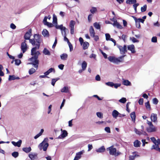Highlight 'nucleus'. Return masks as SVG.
<instances>
[{"label": "nucleus", "mask_w": 160, "mask_h": 160, "mask_svg": "<svg viewBox=\"0 0 160 160\" xmlns=\"http://www.w3.org/2000/svg\"><path fill=\"white\" fill-rule=\"evenodd\" d=\"M154 143V145L152 146L151 149H154L158 151H160V140L158 139Z\"/></svg>", "instance_id": "nucleus-7"}, {"label": "nucleus", "mask_w": 160, "mask_h": 160, "mask_svg": "<svg viewBox=\"0 0 160 160\" xmlns=\"http://www.w3.org/2000/svg\"><path fill=\"white\" fill-rule=\"evenodd\" d=\"M19 79V78L18 77H16L14 76H11V80L18 79Z\"/></svg>", "instance_id": "nucleus-61"}, {"label": "nucleus", "mask_w": 160, "mask_h": 160, "mask_svg": "<svg viewBox=\"0 0 160 160\" xmlns=\"http://www.w3.org/2000/svg\"><path fill=\"white\" fill-rule=\"evenodd\" d=\"M121 85L120 83H114L113 86L115 88H117L118 87H120Z\"/></svg>", "instance_id": "nucleus-58"}, {"label": "nucleus", "mask_w": 160, "mask_h": 160, "mask_svg": "<svg viewBox=\"0 0 160 160\" xmlns=\"http://www.w3.org/2000/svg\"><path fill=\"white\" fill-rule=\"evenodd\" d=\"M143 102V99L141 98L139 99L138 101V103L140 105H142Z\"/></svg>", "instance_id": "nucleus-62"}, {"label": "nucleus", "mask_w": 160, "mask_h": 160, "mask_svg": "<svg viewBox=\"0 0 160 160\" xmlns=\"http://www.w3.org/2000/svg\"><path fill=\"white\" fill-rule=\"evenodd\" d=\"M68 44L69 48L70 51L71 52L73 50V46L70 42H69Z\"/></svg>", "instance_id": "nucleus-60"}, {"label": "nucleus", "mask_w": 160, "mask_h": 160, "mask_svg": "<svg viewBox=\"0 0 160 160\" xmlns=\"http://www.w3.org/2000/svg\"><path fill=\"white\" fill-rule=\"evenodd\" d=\"M48 138H45L43 141L38 145V148L40 150H43L44 151L47 150L49 145L48 142Z\"/></svg>", "instance_id": "nucleus-3"}, {"label": "nucleus", "mask_w": 160, "mask_h": 160, "mask_svg": "<svg viewBox=\"0 0 160 160\" xmlns=\"http://www.w3.org/2000/svg\"><path fill=\"white\" fill-rule=\"evenodd\" d=\"M107 85L111 87H113L114 85V83L112 82H109L105 83Z\"/></svg>", "instance_id": "nucleus-47"}, {"label": "nucleus", "mask_w": 160, "mask_h": 160, "mask_svg": "<svg viewBox=\"0 0 160 160\" xmlns=\"http://www.w3.org/2000/svg\"><path fill=\"white\" fill-rule=\"evenodd\" d=\"M117 46L119 49L120 53L121 54H124L127 52V46L126 45H124L123 46H122L117 45Z\"/></svg>", "instance_id": "nucleus-8"}, {"label": "nucleus", "mask_w": 160, "mask_h": 160, "mask_svg": "<svg viewBox=\"0 0 160 160\" xmlns=\"http://www.w3.org/2000/svg\"><path fill=\"white\" fill-rule=\"evenodd\" d=\"M139 5V3H134L133 5V8H134L135 10V12L136 13L137 12V8Z\"/></svg>", "instance_id": "nucleus-49"}, {"label": "nucleus", "mask_w": 160, "mask_h": 160, "mask_svg": "<svg viewBox=\"0 0 160 160\" xmlns=\"http://www.w3.org/2000/svg\"><path fill=\"white\" fill-rule=\"evenodd\" d=\"M84 152V150H82L80 152L76 153V157H77L78 159H80L81 157V155Z\"/></svg>", "instance_id": "nucleus-33"}, {"label": "nucleus", "mask_w": 160, "mask_h": 160, "mask_svg": "<svg viewBox=\"0 0 160 160\" xmlns=\"http://www.w3.org/2000/svg\"><path fill=\"white\" fill-rule=\"evenodd\" d=\"M127 101V99L125 98H122L121 99L119 100V102L122 103H124Z\"/></svg>", "instance_id": "nucleus-46"}, {"label": "nucleus", "mask_w": 160, "mask_h": 160, "mask_svg": "<svg viewBox=\"0 0 160 160\" xmlns=\"http://www.w3.org/2000/svg\"><path fill=\"white\" fill-rule=\"evenodd\" d=\"M53 24L55 25L57 24V18L56 16L54 14H53Z\"/></svg>", "instance_id": "nucleus-31"}, {"label": "nucleus", "mask_w": 160, "mask_h": 160, "mask_svg": "<svg viewBox=\"0 0 160 160\" xmlns=\"http://www.w3.org/2000/svg\"><path fill=\"white\" fill-rule=\"evenodd\" d=\"M11 59H12L13 60L12 61V63H13L15 62V64L16 65L18 66L21 63V60L18 59H16L15 60V58L11 56Z\"/></svg>", "instance_id": "nucleus-13"}, {"label": "nucleus", "mask_w": 160, "mask_h": 160, "mask_svg": "<svg viewBox=\"0 0 160 160\" xmlns=\"http://www.w3.org/2000/svg\"><path fill=\"white\" fill-rule=\"evenodd\" d=\"M53 71L55 72V70L54 68H50L48 71L44 73V74L45 75H48L50 73Z\"/></svg>", "instance_id": "nucleus-32"}, {"label": "nucleus", "mask_w": 160, "mask_h": 160, "mask_svg": "<svg viewBox=\"0 0 160 160\" xmlns=\"http://www.w3.org/2000/svg\"><path fill=\"white\" fill-rule=\"evenodd\" d=\"M81 66L82 68L83 69V70H85L87 67V62L85 61H83L82 64Z\"/></svg>", "instance_id": "nucleus-39"}, {"label": "nucleus", "mask_w": 160, "mask_h": 160, "mask_svg": "<svg viewBox=\"0 0 160 160\" xmlns=\"http://www.w3.org/2000/svg\"><path fill=\"white\" fill-rule=\"evenodd\" d=\"M12 143L15 147H20L22 143V141L21 140H19L18 142H16L14 141H12Z\"/></svg>", "instance_id": "nucleus-15"}, {"label": "nucleus", "mask_w": 160, "mask_h": 160, "mask_svg": "<svg viewBox=\"0 0 160 160\" xmlns=\"http://www.w3.org/2000/svg\"><path fill=\"white\" fill-rule=\"evenodd\" d=\"M60 57L61 59L66 60L68 58V55L66 53H63L60 55Z\"/></svg>", "instance_id": "nucleus-35"}, {"label": "nucleus", "mask_w": 160, "mask_h": 160, "mask_svg": "<svg viewBox=\"0 0 160 160\" xmlns=\"http://www.w3.org/2000/svg\"><path fill=\"white\" fill-rule=\"evenodd\" d=\"M158 99L156 98H155L153 99V103L155 104H157L158 103Z\"/></svg>", "instance_id": "nucleus-59"}, {"label": "nucleus", "mask_w": 160, "mask_h": 160, "mask_svg": "<svg viewBox=\"0 0 160 160\" xmlns=\"http://www.w3.org/2000/svg\"><path fill=\"white\" fill-rule=\"evenodd\" d=\"M97 11V8L96 7H92L90 10V12L92 14H94Z\"/></svg>", "instance_id": "nucleus-40"}, {"label": "nucleus", "mask_w": 160, "mask_h": 160, "mask_svg": "<svg viewBox=\"0 0 160 160\" xmlns=\"http://www.w3.org/2000/svg\"><path fill=\"white\" fill-rule=\"evenodd\" d=\"M58 80V79L55 78V79H52V80L51 84L53 86H54L56 82Z\"/></svg>", "instance_id": "nucleus-53"}, {"label": "nucleus", "mask_w": 160, "mask_h": 160, "mask_svg": "<svg viewBox=\"0 0 160 160\" xmlns=\"http://www.w3.org/2000/svg\"><path fill=\"white\" fill-rule=\"evenodd\" d=\"M133 18L134 19L135 21H137L138 22H141L142 23H143L144 22V20L142 19V18H138L137 19L134 16H132Z\"/></svg>", "instance_id": "nucleus-38"}, {"label": "nucleus", "mask_w": 160, "mask_h": 160, "mask_svg": "<svg viewBox=\"0 0 160 160\" xmlns=\"http://www.w3.org/2000/svg\"><path fill=\"white\" fill-rule=\"evenodd\" d=\"M36 72V70L33 68H32L31 69H30L29 71V74L31 75L34 72Z\"/></svg>", "instance_id": "nucleus-51"}, {"label": "nucleus", "mask_w": 160, "mask_h": 160, "mask_svg": "<svg viewBox=\"0 0 160 160\" xmlns=\"http://www.w3.org/2000/svg\"><path fill=\"white\" fill-rule=\"evenodd\" d=\"M125 56V55H122L118 58H116L114 56H109L108 58V59L111 62L118 64L123 61V58Z\"/></svg>", "instance_id": "nucleus-2"}, {"label": "nucleus", "mask_w": 160, "mask_h": 160, "mask_svg": "<svg viewBox=\"0 0 160 160\" xmlns=\"http://www.w3.org/2000/svg\"><path fill=\"white\" fill-rule=\"evenodd\" d=\"M105 131L108 133H110L111 132L110 128L108 127H107L104 128Z\"/></svg>", "instance_id": "nucleus-54"}, {"label": "nucleus", "mask_w": 160, "mask_h": 160, "mask_svg": "<svg viewBox=\"0 0 160 160\" xmlns=\"http://www.w3.org/2000/svg\"><path fill=\"white\" fill-rule=\"evenodd\" d=\"M107 150L109 151L110 154L117 156L121 154L120 152L117 150L116 148H114L113 146H112L107 148Z\"/></svg>", "instance_id": "nucleus-4"}, {"label": "nucleus", "mask_w": 160, "mask_h": 160, "mask_svg": "<svg viewBox=\"0 0 160 160\" xmlns=\"http://www.w3.org/2000/svg\"><path fill=\"white\" fill-rule=\"evenodd\" d=\"M88 151H89L92 148V144H89L88 145Z\"/></svg>", "instance_id": "nucleus-63"}, {"label": "nucleus", "mask_w": 160, "mask_h": 160, "mask_svg": "<svg viewBox=\"0 0 160 160\" xmlns=\"http://www.w3.org/2000/svg\"><path fill=\"white\" fill-rule=\"evenodd\" d=\"M122 83L123 85L126 86H131L132 85L131 82L128 80L123 79Z\"/></svg>", "instance_id": "nucleus-23"}, {"label": "nucleus", "mask_w": 160, "mask_h": 160, "mask_svg": "<svg viewBox=\"0 0 160 160\" xmlns=\"http://www.w3.org/2000/svg\"><path fill=\"white\" fill-rule=\"evenodd\" d=\"M37 154L35 153H32L29 154L28 157L31 160H33L37 158Z\"/></svg>", "instance_id": "nucleus-16"}, {"label": "nucleus", "mask_w": 160, "mask_h": 160, "mask_svg": "<svg viewBox=\"0 0 160 160\" xmlns=\"http://www.w3.org/2000/svg\"><path fill=\"white\" fill-rule=\"evenodd\" d=\"M26 42V41L25 40L21 44V48L23 53L25 52L28 48Z\"/></svg>", "instance_id": "nucleus-9"}, {"label": "nucleus", "mask_w": 160, "mask_h": 160, "mask_svg": "<svg viewBox=\"0 0 160 160\" xmlns=\"http://www.w3.org/2000/svg\"><path fill=\"white\" fill-rule=\"evenodd\" d=\"M97 117L100 118H102L103 114L101 112H97L96 113Z\"/></svg>", "instance_id": "nucleus-52"}, {"label": "nucleus", "mask_w": 160, "mask_h": 160, "mask_svg": "<svg viewBox=\"0 0 160 160\" xmlns=\"http://www.w3.org/2000/svg\"><path fill=\"white\" fill-rule=\"evenodd\" d=\"M68 90L69 88L68 87H64L61 89V91L62 92H68Z\"/></svg>", "instance_id": "nucleus-37"}, {"label": "nucleus", "mask_w": 160, "mask_h": 160, "mask_svg": "<svg viewBox=\"0 0 160 160\" xmlns=\"http://www.w3.org/2000/svg\"><path fill=\"white\" fill-rule=\"evenodd\" d=\"M44 132V130L43 129H42L41 130V131L37 135H36L35 136H34V138L35 139H36L37 138H38V137H39L40 136H41L42 133H43Z\"/></svg>", "instance_id": "nucleus-36"}, {"label": "nucleus", "mask_w": 160, "mask_h": 160, "mask_svg": "<svg viewBox=\"0 0 160 160\" xmlns=\"http://www.w3.org/2000/svg\"><path fill=\"white\" fill-rule=\"evenodd\" d=\"M31 34L32 30L31 29H30L25 34L24 36V38L25 40H29V42L32 44V45L34 46L35 45V40L30 39Z\"/></svg>", "instance_id": "nucleus-5"}, {"label": "nucleus", "mask_w": 160, "mask_h": 160, "mask_svg": "<svg viewBox=\"0 0 160 160\" xmlns=\"http://www.w3.org/2000/svg\"><path fill=\"white\" fill-rule=\"evenodd\" d=\"M42 34L44 37H48L49 36L48 31L46 29H44L42 32Z\"/></svg>", "instance_id": "nucleus-21"}, {"label": "nucleus", "mask_w": 160, "mask_h": 160, "mask_svg": "<svg viewBox=\"0 0 160 160\" xmlns=\"http://www.w3.org/2000/svg\"><path fill=\"white\" fill-rule=\"evenodd\" d=\"M157 130L156 128L154 126H148L146 128V130L148 132H155Z\"/></svg>", "instance_id": "nucleus-11"}, {"label": "nucleus", "mask_w": 160, "mask_h": 160, "mask_svg": "<svg viewBox=\"0 0 160 160\" xmlns=\"http://www.w3.org/2000/svg\"><path fill=\"white\" fill-rule=\"evenodd\" d=\"M105 149L104 146H102L100 148L96 149V151L97 152L103 153L105 151Z\"/></svg>", "instance_id": "nucleus-20"}, {"label": "nucleus", "mask_w": 160, "mask_h": 160, "mask_svg": "<svg viewBox=\"0 0 160 160\" xmlns=\"http://www.w3.org/2000/svg\"><path fill=\"white\" fill-rule=\"evenodd\" d=\"M134 131L135 133L138 135H140L142 134V132L138 131L137 129L136 128H134Z\"/></svg>", "instance_id": "nucleus-57"}, {"label": "nucleus", "mask_w": 160, "mask_h": 160, "mask_svg": "<svg viewBox=\"0 0 160 160\" xmlns=\"http://www.w3.org/2000/svg\"><path fill=\"white\" fill-rule=\"evenodd\" d=\"M95 79L97 81H100L101 80V78L99 75H97L95 77Z\"/></svg>", "instance_id": "nucleus-64"}, {"label": "nucleus", "mask_w": 160, "mask_h": 160, "mask_svg": "<svg viewBox=\"0 0 160 160\" xmlns=\"http://www.w3.org/2000/svg\"><path fill=\"white\" fill-rule=\"evenodd\" d=\"M62 131V133L58 137L59 138H63L66 137L68 134L67 132L65 130L62 131V129H61Z\"/></svg>", "instance_id": "nucleus-17"}, {"label": "nucleus", "mask_w": 160, "mask_h": 160, "mask_svg": "<svg viewBox=\"0 0 160 160\" xmlns=\"http://www.w3.org/2000/svg\"><path fill=\"white\" fill-rule=\"evenodd\" d=\"M145 106L147 109L148 110H151V107L149 101L145 103Z\"/></svg>", "instance_id": "nucleus-41"}, {"label": "nucleus", "mask_w": 160, "mask_h": 160, "mask_svg": "<svg viewBox=\"0 0 160 160\" xmlns=\"http://www.w3.org/2000/svg\"><path fill=\"white\" fill-rule=\"evenodd\" d=\"M112 25L114 27H116L117 28L119 29H122V26L117 22V21H116L115 22H114L112 24Z\"/></svg>", "instance_id": "nucleus-25"}, {"label": "nucleus", "mask_w": 160, "mask_h": 160, "mask_svg": "<svg viewBox=\"0 0 160 160\" xmlns=\"http://www.w3.org/2000/svg\"><path fill=\"white\" fill-rule=\"evenodd\" d=\"M141 144V142L138 140H135L133 142V145L136 148L139 147Z\"/></svg>", "instance_id": "nucleus-22"}, {"label": "nucleus", "mask_w": 160, "mask_h": 160, "mask_svg": "<svg viewBox=\"0 0 160 160\" xmlns=\"http://www.w3.org/2000/svg\"><path fill=\"white\" fill-rule=\"evenodd\" d=\"M89 46V43L87 42H85L83 43L82 48L83 49L85 50L87 49Z\"/></svg>", "instance_id": "nucleus-30"}, {"label": "nucleus", "mask_w": 160, "mask_h": 160, "mask_svg": "<svg viewBox=\"0 0 160 160\" xmlns=\"http://www.w3.org/2000/svg\"><path fill=\"white\" fill-rule=\"evenodd\" d=\"M94 26L97 29H99L100 28V26L98 22H96L93 24Z\"/></svg>", "instance_id": "nucleus-43"}, {"label": "nucleus", "mask_w": 160, "mask_h": 160, "mask_svg": "<svg viewBox=\"0 0 160 160\" xmlns=\"http://www.w3.org/2000/svg\"><path fill=\"white\" fill-rule=\"evenodd\" d=\"M119 112L116 110H113L112 112V117L115 119L118 117V115Z\"/></svg>", "instance_id": "nucleus-24"}, {"label": "nucleus", "mask_w": 160, "mask_h": 160, "mask_svg": "<svg viewBox=\"0 0 160 160\" xmlns=\"http://www.w3.org/2000/svg\"><path fill=\"white\" fill-rule=\"evenodd\" d=\"M22 150L27 153L30 152L32 150L30 147L23 148L22 149Z\"/></svg>", "instance_id": "nucleus-28"}, {"label": "nucleus", "mask_w": 160, "mask_h": 160, "mask_svg": "<svg viewBox=\"0 0 160 160\" xmlns=\"http://www.w3.org/2000/svg\"><path fill=\"white\" fill-rule=\"evenodd\" d=\"M47 18L46 17H45L43 21L44 24L47 26L48 27L51 28L53 27L54 25L51 23L47 22Z\"/></svg>", "instance_id": "nucleus-12"}, {"label": "nucleus", "mask_w": 160, "mask_h": 160, "mask_svg": "<svg viewBox=\"0 0 160 160\" xmlns=\"http://www.w3.org/2000/svg\"><path fill=\"white\" fill-rule=\"evenodd\" d=\"M76 24V22L73 20H71L69 23V27L70 28V33L71 34H73L74 33V26Z\"/></svg>", "instance_id": "nucleus-10"}, {"label": "nucleus", "mask_w": 160, "mask_h": 160, "mask_svg": "<svg viewBox=\"0 0 160 160\" xmlns=\"http://www.w3.org/2000/svg\"><path fill=\"white\" fill-rule=\"evenodd\" d=\"M12 155L14 158H17L19 156V153L17 152H14L12 153Z\"/></svg>", "instance_id": "nucleus-42"}, {"label": "nucleus", "mask_w": 160, "mask_h": 160, "mask_svg": "<svg viewBox=\"0 0 160 160\" xmlns=\"http://www.w3.org/2000/svg\"><path fill=\"white\" fill-rule=\"evenodd\" d=\"M33 37L34 38L32 39L35 40V45L34 46H37L38 44L40 45V43L42 42V40L41 38V36L38 34H35Z\"/></svg>", "instance_id": "nucleus-6"}, {"label": "nucleus", "mask_w": 160, "mask_h": 160, "mask_svg": "<svg viewBox=\"0 0 160 160\" xmlns=\"http://www.w3.org/2000/svg\"><path fill=\"white\" fill-rule=\"evenodd\" d=\"M147 5H145L143 7H142L141 8V11L142 12H143L145 11L147 9Z\"/></svg>", "instance_id": "nucleus-50"}, {"label": "nucleus", "mask_w": 160, "mask_h": 160, "mask_svg": "<svg viewBox=\"0 0 160 160\" xmlns=\"http://www.w3.org/2000/svg\"><path fill=\"white\" fill-rule=\"evenodd\" d=\"M151 41L153 42H156L157 41V38L156 37H153L151 39Z\"/></svg>", "instance_id": "nucleus-56"}, {"label": "nucleus", "mask_w": 160, "mask_h": 160, "mask_svg": "<svg viewBox=\"0 0 160 160\" xmlns=\"http://www.w3.org/2000/svg\"><path fill=\"white\" fill-rule=\"evenodd\" d=\"M106 39L107 41H111V39H112L110 38V36L108 33L105 34Z\"/></svg>", "instance_id": "nucleus-48"}, {"label": "nucleus", "mask_w": 160, "mask_h": 160, "mask_svg": "<svg viewBox=\"0 0 160 160\" xmlns=\"http://www.w3.org/2000/svg\"><path fill=\"white\" fill-rule=\"evenodd\" d=\"M136 22V25L137 28H141V25L140 22H138L137 21H135Z\"/></svg>", "instance_id": "nucleus-55"}, {"label": "nucleus", "mask_w": 160, "mask_h": 160, "mask_svg": "<svg viewBox=\"0 0 160 160\" xmlns=\"http://www.w3.org/2000/svg\"><path fill=\"white\" fill-rule=\"evenodd\" d=\"M130 117L132 119V121L134 122L135 121L136 116L134 112H132L130 114Z\"/></svg>", "instance_id": "nucleus-26"}, {"label": "nucleus", "mask_w": 160, "mask_h": 160, "mask_svg": "<svg viewBox=\"0 0 160 160\" xmlns=\"http://www.w3.org/2000/svg\"><path fill=\"white\" fill-rule=\"evenodd\" d=\"M136 0H126V3L129 4H134L136 3Z\"/></svg>", "instance_id": "nucleus-34"}, {"label": "nucleus", "mask_w": 160, "mask_h": 160, "mask_svg": "<svg viewBox=\"0 0 160 160\" xmlns=\"http://www.w3.org/2000/svg\"><path fill=\"white\" fill-rule=\"evenodd\" d=\"M89 32L90 36L92 37H94V35H95V32L93 27L92 26L90 28Z\"/></svg>", "instance_id": "nucleus-27"}, {"label": "nucleus", "mask_w": 160, "mask_h": 160, "mask_svg": "<svg viewBox=\"0 0 160 160\" xmlns=\"http://www.w3.org/2000/svg\"><path fill=\"white\" fill-rule=\"evenodd\" d=\"M128 49L132 53H135V47L133 44L129 45L127 47Z\"/></svg>", "instance_id": "nucleus-14"}, {"label": "nucleus", "mask_w": 160, "mask_h": 160, "mask_svg": "<svg viewBox=\"0 0 160 160\" xmlns=\"http://www.w3.org/2000/svg\"><path fill=\"white\" fill-rule=\"evenodd\" d=\"M39 45L38 44L37 46H36L35 47L32 48L31 51V54L32 55L34 56V57L29 59L32 62V64L34 65L35 68H37L38 66V57L40 54L39 51H38L37 50L39 48Z\"/></svg>", "instance_id": "nucleus-1"}, {"label": "nucleus", "mask_w": 160, "mask_h": 160, "mask_svg": "<svg viewBox=\"0 0 160 160\" xmlns=\"http://www.w3.org/2000/svg\"><path fill=\"white\" fill-rule=\"evenodd\" d=\"M130 39L133 43L138 42H139V41L138 40L133 37H130Z\"/></svg>", "instance_id": "nucleus-44"}, {"label": "nucleus", "mask_w": 160, "mask_h": 160, "mask_svg": "<svg viewBox=\"0 0 160 160\" xmlns=\"http://www.w3.org/2000/svg\"><path fill=\"white\" fill-rule=\"evenodd\" d=\"M42 52L45 55L49 56L51 54L50 52L46 48H44Z\"/></svg>", "instance_id": "nucleus-29"}, {"label": "nucleus", "mask_w": 160, "mask_h": 160, "mask_svg": "<svg viewBox=\"0 0 160 160\" xmlns=\"http://www.w3.org/2000/svg\"><path fill=\"white\" fill-rule=\"evenodd\" d=\"M56 28L58 29H60L61 30L62 29V28L64 27L62 25H58L57 24L54 25Z\"/></svg>", "instance_id": "nucleus-45"}, {"label": "nucleus", "mask_w": 160, "mask_h": 160, "mask_svg": "<svg viewBox=\"0 0 160 160\" xmlns=\"http://www.w3.org/2000/svg\"><path fill=\"white\" fill-rule=\"evenodd\" d=\"M151 119L152 121L155 122L157 121V115L154 113H152L151 116Z\"/></svg>", "instance_id": "nucleus-19"}, {"label": "nucleus", "mask_w": 160, "mask_h": 160, "mask_svg": "<svg viewBox=\"0 0 160 160\" xmlns=\"http://www.w3.org/2000/svg\"><path fill=\"white\" fill-rule=\"evenodd\" d=\"M132 154L133 155L130 156L129 160H134L135 157L139 156V155L137 154L138 152H133Z\"/></svg>", "instance_id": "nucleus-18"}]
</instances>
